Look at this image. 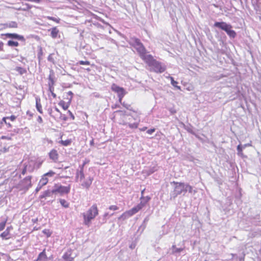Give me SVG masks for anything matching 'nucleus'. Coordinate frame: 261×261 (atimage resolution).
Returning a JSON list of instances; mask_svg holds the SVG:
<instances>
[{"label":"nucleus","mask_w":261,"mask_h":261,"mask_svg":"<svg viewBox=\"0 0 261 261\" xmlns=\"http://www.w3.org/2000/svg\"><path fill=\"white\" fill-rule=\"evenodd\" d=\"M98 215V209L96 204H93L87 211L84 213V223L89 226L92 220H93Z\"/></svg>","instance_id":"obj_1"},{"label":"nucleus","mask_w":261,"mask_h":261,"mask_svg":"<svg viewBox=\"0 0 261 261\" xmlns=\"http://www.w3.org/2000/svg\"><path fill=\"white\" fill-rule=\"evenodd\" d=\"M145 62L151 67L153 71L156 73H162L166 70V66L155 60L151 55H148Z\"/></svg>","instance_id":"obj_2"},{"label":"nucleus","mask_w":261,"mask_h":261,"mask_svg":"<svg viewBox=\"0 0 261 261\" xmlns=\"http://www.w3.org/2000/svg\"><path fill=\"white\" fill-rule=\"evenodd\" d=\"M214 25L225 31L230 38H234L237 35L236 32L232 30V26L225 22H216Z\"/></svg>","instance_id":"obj_3"},{"label":"nucleus","mask_w":261,"mask_h":261,"mask_svg":"<svg viewBox=\"0 0 261 261\" xmlns=\"http://www.w3.org/2000/svg\"><path fill=\"white\" fill-rule=\"evenodd\" d=\"M77 180L80 182L83 188L88 189L92 184L93 178L90 176L86 177L82 170L77 175Z\"/></svg>","instance_id":"obj_4"},{"label":"nucleus","mask_w":261,"mask_h":261,"mask_svg":"<svg viewBox=\"0 0 261 261\" xmlns=\"http://www.w3.org/2000/svg\"><path fill=\"white\" fill-rule=\"evenodd\" d=\"M31 179L32 176H28L21 180L18 185L19 190L24 192L28 191L32 186Z\"/></svg>","instance_id":"obj_5"},{"label":"nucleus","mask_w":261,"mask_h":261,"mask_svg":"<svg viewBox=\"0 0 261 261\" xmlns=\"http://www.w3.org/2000/svg\"><path fill=\"white\" fill-rule=\"evenodd\" d=\"M111 89L112 91L117 94L119 98V101L121 103L123 97L126 93L124 89L122 87H120L117 86L115 84H113L112 85Z\"/></svg>","instance_id":"obj_6"},{"label":"nucleus","mask_w":261,"mask_h":261,"mask_svg":"<svg viewBox=\"0 0 261 261\" xmlns=\"http://www.w3.org/2000/svg\"><path fill=\"white\" fill-rule=\"evenodd\" d=\"M70 190V186H63L56 184L55 188L51 191L52 193H59L60 195L68 194Z\"/></svg>","instance_id":"obj_7"},{"label":"nucleus","mask_w":261,"mask_h":261,"mask_svg":"<svg viewBox=\"0 0 261 261\" xmlns=\"http://www.w3.org/2000/svg\"><path fill=\"white\" fill-rule=\"evenodd\" d=\"M66 96L67 101L62 100L59 103V105L64 110H66L70 105L71 100L72 99L73 93L71 91H68L66 94Z\"/></svg>","instance_id":"obj_8"},{"label":"nucleus","mask_w":261,"mask_h":261,"mask_svg":"<svg viewBox=\"0 0 261 261\" xmlns=\"http://www.w3.org/2000/svg\"><path fill=\"white\" fill-rule=\"evenodd\" d=\"M173 183L175 185L174 191L176 195H180L184 193V195L187 192L188 189L186 188V185L181 182L173 181Z\"/></svg>","instance_id":"obj_9"},{"label":"nucleus","mask_w":261,"mask_h":261,"mask_svg":"<svg viewBox=\"0 0 261 261\" xmlns=\"http://www.w3.org/2000/svg\"><path fill=\"white\" fill-rule=\"evenodd\" d=\"M142 208L138 204L136 206L133 207L130 210L128 211H125L124 213H123L121 216V217H124V218H127L129 217L132 216L134 214L137 213L139 211H140Z\"/></svg>","instance_id":"obj_10"},{"label":"nucleus","mask_w":261,"mask_h":261,"mask_svg":"<svg viewBox=\"0 0 261 261\" xmlns=\"http://www.w3.org/2000/svg\"><path fill=\"white\" fill-rule=\"evenodd\" d=\"M137 51L139 53L141 58L144 61L146 60L149 55L146 54V50L143 44H141L138 47H135Z\"/></svg>","instance_id":"obj_11"},{"label":"nucleus","mask_w":261,"mask_h":261,"mask_svg":"<svg viewBox=\"0 0 261 261\" xmlns=\"http://www.w3.org/2000/svg\"><path fill=\"white\" fill-rule=\"evenodd\" d=\"M13 229V227L12 226L7 227L6 230L0 234V237L2 238L3 240H7L10 239L12 238L11 231Z\"/></svg>","instance_id":"obj_12"},{"label":"nucleus","mask_w":261,"mask_h":261,"mask_svg":"<svg viewBox=\"0 0 261 261\" xmlns=\"http://www.w3.org/2000/svg\"><path fill=\"white\" fill-rule=\"evenodd\" d=\"M72 250H68L62 256L63 261H73L74 257L72 256Z\"/></svg>","instance_id":"obj_13"},{"label":"nucleus","mask_w":261,"mask_h":261,"mask_svg":"<svg viewBox=\"0 0 261 261\" xmlns=\"http://www.w3.org/2000/svg\"><path fill=\"white\" fill-rule=\"evenodd\" d=\"M2 35L5 36L7 38H12V39H17L19 40L24 41V38L23 36L19 35L18 34L15 33H6L5 34H2Z\"/></svg>","instance_id":"obj_14"},{"label":"nucleus","mask_w":261,"mask_h":261,"mask_svg":"<svg viewBox=\"0 0 261 261\" xmlns=\"http://www.w3.org/2000/svg\"><path fill=\"white\" fill-rule=\"evenodd\" d=\"M50 160L54 162H57L59 158V154L57 150L53 149L50 150L48 154Z\"/></svg>","instance_id":"obj_15"},{"label":"nucleus","mask_w":261,"mask_h":261,"mask_svg":"<svg viewBox=\"0 0 261 261\" xmlns=\"http://www.w3.org/2000/svg\"><path fill=\"white\" fill-rule=\"evenodd\" d=\"M150 199L151 198L149 196H144V195H142L140 197V202L138 204L143 208L147 204Z\"/></svg>","instance_id":"obj_16"},{"label":"nucleus","mask_w":261,"mask_h":261,"mask_svg":"<svg viewBox=\"0 0 261 261\" xmlns=\"http://www.w3.org/2000/svg\"><path fill=\"white\" fill-rule=\"evenodd\" d=\"M47 259V257L46 254L45 249H44L42 252L39 253L36 261H45Z\"/></svg>","instance_id":"obj_17"},{"label":"nucleus","mask_w":261,"mask_h":261,"mask_svg":"<svg viewBox=\"0 0 261 261\" xmlns=\"http://www.w3.org/2000/svg\"><path fill=\"white\" fill-rule=\"evenodd\" d=\"M36 107L38 111L41 113H43V110L42 108V105L41 103V100L39 97L36 98Z\"/></svg>","instance_id":"obj_18"},{"label":"nucleus","mask_w":261,"mask_h":261,"mask_svg":"<svg viewBox=\"0 0 261 261\" xmlns=\"http://www.w3.org/2000/svg\"><path fill=\"white\" fill-rule=\"evenodd\" d=\"M55 84H48V91L50 92L51 96L54 99H55L57 98V95L54 92L55 91V88H54Z\"/></svg>","instance_id":"obj_19"},{"label":"nucleus","mask_w":261,"mask_h":261,"mask_svg":"<svg viewBox=\"0 0 261 261\" xmlns=\"http://www.w3.org/2000/svg\"><path fill=\"white\" fill-rule=\"evenodd\" d=\"M59 33V30L57 27H54L51 29L50 36L53 38H56Z\"/></svg>","instance_id":"obj_20"},{"label":"nucleus","mask_w":261,"mask_h":261,"mask_svg":"<svg viewBox=\"0 0 261 261\" xmlns=\"http://www.w3.org/2000/svg\"><path fill=\"white\" fill-rule=\"evenodd\" d=\"M72 142V141L71 139H66L65 140H61L59 142V143L60 144L62 145V146H67L71 145Z\"/></svg>","instance_id":"obj_21"},{"label":"nucleus","mask_w":261,"mask_h":261,"mask_svg":"<svg viewBox=\"0 0 261 261\" xmlns=\"http://www.w3.org/2000/svg\"><path fill=\"white\" fill-rule=\"evenodd\" d=\"M48 182V178L46 177L44 174L41 176L39 180V184L43 187L46 185Z\"/></svg>","instance_id":"obj_22"},{"label":"nucleus","mask_w":261,"mask_h":261,"mask_svg":"<svg viewBox=\"0 0 261 261\" xmlns=\"http://www.w3.org/2000/svg\"><path fill=\"white\" fill-rule=\"evenodd\" d=\"M48 84H55V81L54 80V73L53 71L50 72L48 76Z\"/></svg>","instance_id":"obj_23"},{"label":"nucleus","mask_w":261,"mask_h":261,"mask_svg":"<svg viewBox=\"0 0 261 261\" xmlns=\"http://www.w3.org/2000/svg\"><path fill=\"white\" fill-rule=\"evenodd\" d=\"M51 192L49 190H46L44 191L42 195H41L39 197L40 199L45 198L47 197H49L50 196Z\"/></svg>","instance_id":"obj_24"},{"label":"nucleus","mask_w":261,"mask_h":261,"mask_svg":"<svg viewBox=\"0 0 261 261\" xmlns=\"http://www.w3.org/2000/svg\"><path fill=\"white\" fill-rule=\"evenodd\" d=\"M168 78L171 80V84L175 87H176L178 89H180V86H177V85L178 84V82L174 81V79L172 76H169Z\"/></svg>","instance_id":"obj_25"},{"label":"nucleus","mask_w":261,"mask_h":261,"mask_svg":"<svg viewBox=\"0 0 261 261\" xmlns=\"http://www.w3.org/2000/svg\"><path fill=\"white\" fill-rule=\"evenodd\" d=\"M7 45L9 46L17 47L19 45V43L17 41H14L13 40H9L8 41Z\"/></svg>","instance_id":"obj_26"},{"label":"nucleus","mask_w":261,"mask_h":261,"mask_svg":"<svg viewBox=\"0 0 261 261\" xmlns=\"http://www.w3.org/2000/svg\"><path fill=\"white\" fill-rule=\"evenodd\" d=\"M60 202L61 204L64 207L67 208L69 206V203L65 199H60Z\"/></svg>","instance_id":"obj_27"},{"label":"nucleus","mask_w":261,"mask_h":261,"mask_svg":"<svg viewBox=\"0 0 261 261\" xmlns=\"http://www.w3.org/2000/svg\"><path fill=\"white\" fill-rule=\"evenodd\" d=\"M48 20L54 21V22L59 23L60 22V19L59 18H56L51 16H46V17Z\"/></svg>","instance_id":"obj_28"},{"label":"nucleus","mask_w":261,"mask_h":261,"mask_svg":"<svg viewBox=\"0 0 261 261\" xmlns=\"http://www.w3.org/2000/svg\"><path fill=\"white\" fill-rule=\"evenodd\" d=\"M237 150L238 151V154L239 156H241V157H244V154H243V148L241 146V145H239L238 146H237Z\"/></svg>","instance_id":"obj_29"},{"label":"nucleus","mask_w":261,"mask_h":261,"mask_svg":"<svg viewBox=\"0 0 261 261\" xmlns=\"http://www.w3.org/2000/svg\"><path fill=\"white\" fill-rule=\"evenodd\" d=\"M56 173L50 170L48 172L44 174V175L48 178V177H53L55 175Z\"/></svg>","instance_id":"obj_30"},{"label":"nucleus","mask_w":261,"mask_h":261,"mask_svg":"<svg viewBox=\"0 0 261 261\" xmlns=\"http://www.w3.org/2000/svg\"><path fill=\"white\" fill-rule=\"evenodd\" d=\"M89 65L90 63L88 61H80L77 63L76 65Z\"/></svg>","instance_id":"obj_31"},{"label":"nucleus","mask_w":261,"mask_h":261,"mask_svg":"<svg viewBox=\"0 0 261 261\" xmlns=\"http://www.w3.org/2000/svg\"><path fill=\"white\" fill-rule=\"evenodd\" d=\"M7 223V220L0 222V231H2L5 227Z\"/></svg>","instance_id":"obj_32"},{"label":"nucleus","mask_w":261,"mask_h":261,"mask_svg":"<svg viewBox=\"0 0 261 261\" xmlns=\"http://www.w3.org/2000/svg\"><path fill=\"white\" fill-rule=\"evenodd\" d=\"M43 233L47 237H50L51 234V232L49 229H45L43 230Z\"/></svg>","instance_id":"obj_33"},{"label":"nucleus","mask_w":261,"mask_h":261,"mask_svg":"<svg viewBox=\"0 0 261 261\" xmlns=\"http://www.w3.org/2000/svg\"><path fill=\"white\" fill-rule=\"evenodd\" d=\"M139 126L138 123H129L128 126L130 128H137Z\"/></svg>","instance_id":"obj_34"},{"label":"nucleus","mask_w":261,"mask_h":261,"mask_svg":"<svg viewBox=\"0 0 261 261\" xmlns=\"http://www.w3.org/2000/svg\"><path fill=\"white\" fill-rule=\"evenodd\" d=\"M109 209L111 211H117L119 209V207L115 205H111L109 207Z\"/></svg>","instance_id":"obj_35"},{"label":"nucleus","mask_w":261,"mask_h":261,"mask_svg":"<svg viewBox=\"0 0 261 261\" xmlns=\"http://www.w3.org/2000/svg\"><path fill=\"white\" fill-rule=\"evenodd\" d=\"M134 42H135V44H136V45L135 47H138V46H139V45H141V44H143L141 42V41H140V39H138V38H135V39H134Z\"/></svg>","instance_id":"obj_36"},{"label":"nucleus","mask_w":261,"mask_h":261,"mask_svg":"<svg viewBox=\"0 0 261 261\" xmlns=\"http://www.w3.org/2000/svg\"><path fill=\"white\" fill-rule=\"evenodd\" d=\"M16 70L17 71L20 72L21 74H22L23 73H24L26 71L25 69H24L23 68L20 67H16Z\"/></svg>","instance_id":"obj_37"},{"label":"nucleus","mask_w":261,"mask_h":261,"mask_svg":"<svg viewBox=\"0 0 261 261\" xmlns=\"http://www.w3.org/2000/svg\"><path fill=\"white\" fill-rule=\"evenodd\" d=\"M47 59L50 62H51L53 63H54L55 62V61H54V59L53 58V54H50L48 58H47Z\"/></svg>","instance_id":"obj_38"},{"label":"nucleus","mask_w":261,"mask_h":261,"mask_svg":"<svg viewBox=\"0 0 261 261\" xmlns=\"http://www.w3.org/2000/svg\"><path fill=\"white\" fill-rule=\"evenodd\" d=\"M186 188L188 189V191L189 193H192V187L188 184L186 185Z\"/></svg>","instance_id":"obj_39"},{"label":"nucleus","mask_w":261,"mask_h":261,"mask_svg":"<svg viewBox=\"0 0 261 261\" xmlns=\"http://www.w3.org/2000/svg\"><path fill=\"white\" fill-rule=\"evenodd\" d=\"M9 27L16 28L17 27V24L15 22H12L9 24Z\"/></svg>","instance_id":"obj_40"},{"label":"nucleus","mask_w":261,"mask_h":261,"mask_svg":"<svg viewBox=\"0 0 261 261\" xmlns=\"http://www.w3.org/2000/svg\"><path fill=\"white\" fill-rule=\"evenodd\" d=\"M155 129L154 128H150L147 130V133L148 134L151 135L152 133H153L155 132Z\"/></svg>","instance_id":"obj_41"},{"label":"nucleus","mask_w":261,"mask_h":261,"mask_svg":"<svg viewBox=\"0 0 261 261\" xmlns=\"http://www.w3.org/2000/svg\"><path fill=\"white\" fill-rule=\"evenodd\" d=\"M42 185H40V184H38L37 187H36V189H35V191L36 193L38 192L41 189V188H42Z\"/></svg>","instance_id":"obj_42"},{"label":"nucleus","mask_w":261,"mask_h":261,"mask_svg":"<svg viewBox=\"0 0 261 261\" xmlns=\"http://www.w3.org/2000/svg\"><path fill=\"white\" fill-rule=\"evenodd\" d=\"M7 118H8V119H10L11 121H14V120H15V119L16 118V116L13 115L10 117H7Z\"/></svg>","instance_id":"obj_43"},{"label":"nucleus","mask_w":261,"mask_h":261,"mask_svg":"<svg viewBox=\"0 0 261 261\" xmlns=\"http://www.w3.org/2000/svg\"><path fill=\"white\" fill-rule=\"evenodd\" d=\"M67 113H68V114L70 116L71 119L72 120H74L75 117H74V115L72 114V113L70 111H69V110L68 111Z\"/></svg>","instance_id":"obj_44"},{"label":"nucleus","mask_w":261,"mask_h":261,"mask_svg":"<svg viewBox=\"0 0 261 261\" xmlns=\"http://www.w3.org/2000/svg\"><path fill=\"white\" fill-rule=\"evenodd\" d=\"M60 119L63 121H66L67 117L65 115L61 114L60 116Z\"/></svg>","instance_id":"obj_45"},{"label":"nucleus","mask_w":261,"mask_h":261,"mask_svg":"<svg viewBox=\"0 0 261 261\" xmlns=\"http://www.w3.org/2000/svg\"><path fill=\"white\" fill-rule=\"evenodd\" d=\"M1 139H6L7 140H11V138L8 136H3L1 137Z\"/></svg>","instance_id":"obj_46"},{"label":"nucleus","mask_w":261,"mask_h":261,"mask_svg":"<svg viewBox=\"0 0 261 261\" xmlns=\"http://www.w3.org/2000/svg\"><path fill=\"white\" fill-rule=\"evenodd\" d=\"M37 121L39 123H42L43 122L42 118L41 116H39L37 119Z\"/></svg>","instance_id":"obj_47"},{"label":"nucleus","mask_w":261,"mask_h":261,"mask_svg":"<svg viewBox=\"0 0 261 261\" xmlns=\"http://www.w3.org/2000/svg\"><path fill=\"white\" fill-rule=\"evenodd\" d=\"M183 250H184L183 248H175V250H174V252H175V253L180 252L182 251Z\"/></svg>","instance_id":"obj_48"},{"label":"nucleus","mask_w":261,"mask_h":261,"mask_svg":"<svg viewBox=\"0 0 261 261\" xmlns=\"http://www.w3.org/2000/svg\"><path fill=\"white\" fill-rule=\"evenodd\" d=\"M27 166H25L21 171V174L22 175L25 174V173H27Z\"/></svg>","instance_id":"obj_49"},{"label":"nucleus","mask_w":261,"mask_h":261,"mask_svg":"<svg viewBox=\"0 0 261 261\" xmlns=\"http://www.w3.org/2000/svg\"><path fill=\"white\" fill-rule=\"evenodd\" d=\"M122 105L125 107L127 109H128L129 110H132L130 109V106L129 105H127V104H124V103H122Z\"/></svg>","instance_id":"obj_50"},{"label":"nucleus","mask_w":261,"mask_h":261,"mask_svg":"<svg viewBox=\"0 0 261 261\" xmlns=\"http://www.w3.org/2000/svg\"><path fill=\"white\" fill-rule=\"evenodd\" d=\"M4 49V43L0 41V51H3Z\"/></svg>","instance_id":"obj_51"},{"label":"nucleus","mask_w":261,"mask_h":261,"mask_svg":"<svg viewBox=\"0 0 261 261\" xmlns=\"http://www.w3.org/2000/svg\"><path fill=\"white\" fill-rule=\"evenodd\" d=\"M8 119L7 117H4L2 119V122H4L5 123H6L7 121L6 120Z\"/></svg>","instance_id":"obj_52"},{"label":"nucleus","mask_w":261,"mask_h":261,"mask_svg":"<svg viewBox=\"0 0 261 261\" xmlns=\"http://www.w3.org/2000/svg\"><path fill=\"white\" fill-rule=\"evenodd\" d=\"M28 1L34 2L37 3H39L40 2V0H28Z\"/></svg>","instance_id":"obj_53"},{"label":"nucleus","mask_w":261,"mask_h":261,"mask_svg":"<svg viewBox=\"0 0 261 261\" xmlns=\"http://www.w3.org/2000/svg\"><path fill=\"white\" fill-rule=\"evenodd\" d=\"M5 124L7 125V127H8L11 128V127H12V124H10V123H9V122H6V123H5Z\"/></svg>","instance_id":"obj_54"},{"label":"nucleus","mask_w":261,"mask_h":261,"mask_svg":"<svg viewBox=\"0 0 261 261\" xmlns=\"http://www.w3.org/2000/svg\"><path fill=\"white\" fill-rule=\"evenodd\" d=\"M146 129H147V127L144 126V127H142V128H140L139 129H140V131H141V132H144V131H145Z\"/></svg>","instance_id":"obj_55"},{"label":"nucleus","mask_w":261,"mask_h":261,"mask_svg":"<svg viewBox=\"0 0 261 261\" xmlns=\"http://www.w3.org/2000/svg\"><path fill=\"white\" fill-rule=\"evenodd\" d=\"M90 144L91 146H94V139H92L91 141H90Z\"/></svg>","instance_id":"obj_56"},{"label":"nucleus","mask_w":261,"mask_h":261,"mask_svg":"<svg viewBox=\"0 0 261 261\" xmlns=\"http://www.w3.org/2000/svg\"><path fill=\"white\" fill-rule=\"evenodd\" d=\"M86 70L87 71H88V72H89V71H91V69H90V68H86Z\"/></svg>","instance_id":"obj_57"},{"label":"nucleus","mask_w":261,"mask_h":261,"mask_svg":"<svg viewBox=\"0 0 261 261\" xmlns=\"http://www.w3.org/2000/svg\"><path fill=\"white\" fill-rule=\"evenodd\" d=\"M55 110H56L57 112H59V113H60V111H59V110L57 108H55Z\"/></svg>","instance_id":"obj_58"},{"label":"nucleus","mask_w":261,"mask_h":261,"mask_svg":"<svg viewBox=\"0 0 261 261\" xmlns=\"http://www.w3.org/2000/svg\"><path fill=\"white\" fill-rule=\"evenodd\" d=\"M144 191H145V189H143V190L141 191V196H142V195H143V194H144Z\"/></svg>","instance_id":"obj_59"},{"label":"nucleus","mask_w":261,"mask_h":261,"mask_svg":"<svg viewBox=\"0 0 261 261\" xmlns=\"http://www.w3.org/2000/svg\"><path fill=\"white\" fill-rule=\"evenodd\" d=\"M117 112H121V111H118Z\"/></svg>","instance_id":"obj_60"}]
</instances>
